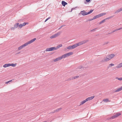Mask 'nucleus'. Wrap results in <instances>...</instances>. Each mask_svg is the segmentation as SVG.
I'll return each mask as SVG.
<instances>
[{
	"instance_id": "f257e3e1",
	"label": "nucleus",
	"mask_w": 122,
	"mask_h": 122,
	"mask_svg": "<svg viewBox=\"0 0 122 122\" xmlns=\"http://www.w3.org/2000/svg\"><path fill=\"white\" fill-rule=\"evenodd\" d=\"M115 55L114 54H111L109 55H108L107 57H106L104 58V59H103L101 61L102 62H104L109 61L111 59L113 58Z\"/></svg>"
},
{
	"instance_id": "f03ea898",
	"label": "nucleus",
	"mask_w": 122,
	"mask_h": 122,
	"mask_svg": "<svg viewBox=\"0 0 122 122\" xmlns=\"http://www.w3.org/2000/svg\"><path fill=\"white\" fill-rule=\"evenodd\" d=\"M121 115V113H117L115 114L113 116H112L111 117H108L107 119L110 120V119H114L115 118L117 117L120 115Z\"/></svg>"
},
{
	"instance_id": "7ed1b4c3",
	"label": "nucleus",
	"mask_w": 122,
	"mask_h": 122,
	"mask_svg": "<svg viewBox=\"0 0 122 122\" xmlns=\"http://www.w3.org/2000/svg\"><path fill=\"white\" fill-rule=\"evenodd\" d=\"M73 54V53L72 52H71L62 55L61 56V57H62V58H65L68 56H69L72 55Z\"/></svg>"
},
{
	"instance_id": "20e7f679",
	"label": "nucleus",
	"mask_w": 122,
	"mask_h": 122,
	"mask_svg": "<svg viewBox=\"0 0 122 122\" xmlns=\"http://www.w3.org/2000/svg\"><path fill=\"white\" fill-rule=\"evenodd\" d=\"M106 14V13H101L93 17V19H96L97 18H99L101 16H102L103 15H105Z\"/></svg>"
},
{
	"instance_id": "39448f33",
	"label": "nucleus",
	"mask_w": 122,
	"mask_h": 122,
	"mask_svg": "<svg viewBox=\"0 0 122 122\" xmlns=\"http://www.w3.org/2000/svg\"><path fill=\"white\" fill-rule=\"evenodd\" d=\"M76 47V45L75 44L72 46H68L67 47V48L68 49H74Z\"/></svg>"
},
{
	"instance_id": "423d86ee",
	"label": "nucleus",
	"mask_w": 122,
	"mask_h": 122,
	"mask_svg": "<svg viewBox=\"0 0 122 122\" xmlns=\"http://www.w3.org/2000/svg\"><path fill=\"white\" fill-rule=\"evenodd\" d=\"M61 33L60 32H58L57 33L51 36L50 37V38L51 39H52L53 38H55L56 37H57V36H59Z\"/></svg>"
},
{
	"instance_id": "0eeeda50",
	"label": "nucleus",
	"mask_w": 122,
	"mask_h": 122,
	"mask_svg": "<svg viewBox=\"0 0 122 122\" xmlns=\"http://www.w3.org/2000/svg\"><path fill=\"white\" fill-rule=\"evenodd\" d=\"M55 50L54 47H51L49 48H47L46 50L44 52H45V51H53Z\"/></svg>"
},
{
	"instance_id": "6e6552de",
	"label": "nucleus",
	"mask_w": 122,
	"mask_h": 122,
	"mask_svg": "<svg viewBox=\"0 0 122 122\" xmlns=\"http://www.w3.org/2000/svg\"><path fill=\"white\" fill-rule=\"evenodd\" d=\"M19 23H17L14 25V27H12L11 28V30H14L15 28H16L18 26Z\"/></svg>"
},
{
	"instance_id": "1a4fd4ad",
	"label": "nucleus",
	"mask_w": 122,
	"mask_h": 122,
	"mask_svg": "<svg viewBox=\"0 0 122 122\" xmlns=\"http://www.w3.org/2000/svg\"><path fill=\"white\" fill-rule=\"evenodd\" d=\"M62 58V57L61 56L56 58L55 59L53 60V61L54 62H56L58 61L59 60H61Z\"/></svg>"
},
{
	"instance_id": "9d476101",
	"label": "nucleus",
	"mask_w": 122,
	"mask_h": 122,
	"mask_svg": "<svg viewBox=\"0 0 122 122\" xmlns=\"http://www.w3.org/2000/svg\"><path fill=\"white\" fill-rule=\"evenodd\" d=\"M94 96L91 97L87 98L86 99V101H88L93 99L94 98Z\"/></svg>"
},
{
	"instance_id": "9b49d317",
	"label": "nucleus",
	"mask_w": 122,
	"mask_h": 122,
	"mask_svg": "<svg viewBox=\"0 0 122 122\" xmlns=\"http://www.w3.org/2000/svg\"><path fill=\"white\" fill-rule=\"evenodd\" d=\"M36 38H34V39L31 40H30L28 41L29 44L31 43H32L34 41L36 40Z\"/></svg>"
},
{
	"instance_id": "f8f14e48",
	"label": "nucleus",
	"mask_w": 122,
	"mask_h": 122,
	"mask_svg": "<svg viewBox=\"0 0 122 122\" xmlns=\"http://www.w3.org/2000/svg\"><path fill=\"white\" fill-rule=\"evenodd\" d=\"M80 14H81L82 15L85 16L86 15V12L84 10L81 11Z\"/></svg>"
},
{
	"instance_id": "ddd939ff",
	"label": "nucleus",
	"mask_w": 122,
	"mask_h": 122,
	"mask_svg": "<svg viewBox=\"0 0 122 122\" xmlns=\"http://www.w3.org/2000/svg\"><path fill=\"white\" fill-rule=\"evenodd\" d=\"M61 4L63 6H65L66 5H67V3L64 1H62L61 2Z\"/></svg>"
},
{
	"instance_id": "4468645a",
	"label": "nucleus",
	"mask_w": 122,
	"mask_h": 122,
	"mask_svg": "<svg viewBox=\"0 0 122 122\" xmlns=\"http://www.w3.org/2000/svg\"><path fill=\"white\" fill-rule=\"evenodd\" d=\"M89 41L88 40H85L83 41H81V42L82 43V45L83 44L87 43V42H88Z\"/></svg>"
},
{
	"instance_id": "2eb2a0df",
	"label": "nucleus",
	"mask_w": 122,
	"mask_h": 122,
	"mask_svg": "<svg viewBox=\"0 0 122 122\" xmlns=\"http://www.w3.org/2000/svg\"><path fill=\"white\" fill-rule=\"evenodd\" d=\"M122 90V86L120 88L118 89L117 90L115 91L114 92H117L120 91Z\"/></svg>"
},
{
	"instance_id": "dca6fc26",
	"label": "nucleus",
	"mask_w": 122,
	"mask_h": 122,
	"mask_svg": "<svg viewBox=\"0 0 122 122\" xmlns=\"http://www.w3.org/2000/svg\"><path fill=\"white\" fill-rule=\"evenodd\" d=\"M10 63L6 64L3 65V67H4L6 68L10 66Z\"/></svg>"
},
{
	"instance_id": "f3484780",
	"label": "nucleus",
	"mask_w": 122,
	"mask_h": 122,
	"mask_svg": "<svg viewBox=\"0 0 122 122\" xmlns=\"http://www.w3.org/2000/svg\"><path fill=\"white\" fill-rule=\"evenodd\" d=\"M62 46V44H60L58 45L56 47H54L55 50H56L57 49L61 47Z\"/></svg>"
},
{
	"instance_id": "a211bd4d",
	"label": "nucleus",
	"mask_w": 122,
	"mask_h": 122,
	"mask_svg": "<svg viewBox=\"0 0 122 122\" xmlns=\"http://www.w3.org/2000/svg\"><path fill=\"white\" fill-rule=\"evenodd\" d=\"M122 29V27H121L120 28L118 29H116V30L113 31H112L111 32V33H108V34H111V33H112L116 31L117 30H121V29Z\"/></svg>"
},
{
	"instance_id": "6ab92c4d",
	"label": "nucleus",
	"mask_w": 122,
	"mask_h": 122,
	"mask_svg": "<svg viewBox=\"0 0 122 122\" xmlns=\"http://www.w3.org/2000/svg\"><path fill=\"white\" fill-rule=\"evenodd\" d=\"M93 11V10H90V11H89V12H86V15H87L91 13Z\"/></svg>"
},
{
	"instance_id": "aec40b11",
	"label": "nucleus",
	"mask_w": 122,
	"mask_h": 122,
	"mask_svg": "<svg viewBox=\"0 0 122 122\" xmlns=\"http://www.w3.org/2000/svg\"><path fill=\"white\" fill-rule=\"evenodd\" d=\"M122 67V62L120 63L116 66L117 68H120Z\"/></svg>"
},
{
	"instance_id": "412c9836",
	"label": "nucleus",
	"mask_w": 122,
	"mask_h": 122,
	"mask_svg": "<svg viewBox=\"0 0 122 122\" xmlns=\"http://www.w3.org/2000/svg\"><path fill=\"white\" fill-rule=\"evenodd\" d=\"M76 46L77 47L78 46H80L81 45H82L81 41L79 42L78 43H76Z\"/></svg>"
},
{
	"instance_id": "4be33fe9",
	"label": "nucleus",
	"mask_w": 122,
	"mask_h": 122,
	"mask_svg": "<svg viewBox=\"0 0 122 122\" xmlns=\"http://www.w3.org/2000/svg\"><path fill=\"white\" fill-rule=\"evenodd\" d=\"M61 109L62 108H58L56 109L54 111V112H59V111H60V110H61Z\"/></svg>"
},
{
	"instance_id": "5701e85b",
	"label": "nucleus",
	"mask_w": 122,
	"mask_h": 122,
	"mask_svg": "<svg viewBox=\"0 0 122 122\" xmlns=\"http://www.w3.org/2000/svg\"><path fill=\"white\" fill-rule=\"evenodd\" d=\"M24 47V46H23V45L19 47L18 48V49L19 50H20L22 49L23 47Z\"/></svg>"
},
{
	"instance_id": "b1692460",
	"label": "nucleus",
	"mask_w": 122,
	"mask_h": 122,
	"mask_svg": "<svg viewBox=\"0 0 122 122\" xmlns=\"http://www.w3.org/2000/svg\"><path fill=\"white\" fill-rule=\"evenodd\" d=\"M103 101L105 102H110V101L107 99H106L103 100Z\"/></svg>"
},
{
	"instance_id": "393cba45",
	"label": "nucleus",
	"mask_w": 122,
	"mask_h": 122,
	"mask_svg": "<svg viewBox=\"0 0 122 122\" xmlns=\"http://www.w3.org/2000/svg\"><path fill=\"white\" fill-rule=\"evenodd\" d=\"M87 101H86V99H85V100H83V101H81V103L80 105H81L83 104H84Z\"/></svg>"
},
{
	"instance_id": "a878e982",
	"label": "nucleus",
	"mask_w": 122,
	"mask_h": 122,
	"mask_svg": "<svg viewBox=\"0 0 122 122\" xmlns=\"http://www.w3.org/2000/svg\"><path fill=\"white\" fill-rule=\"evenodd\" d=\"M113 16H111L109 17L108 18H106L105 19V20H107V19L109 20V19H110L112 18Z\"/></svg>"
},
{
	"instance_id": "bb28decb",
	"label": "nucleus",
	"mask_w": 122,
	"mask_h": 122,
	"mask_svg": "<svg viewBox=\"0 0 122 122\" xmlns=\"http://www.w3.org/2000/svg\"><path fill=\"white\" fill-rule=\"evenodd\" d=\"M17 64L16 63H15V64H10V66H12L13 67H15Z\"/></svg>"
},
{
	"instance_id": "cd10ccee",
	"label": "nucleus",
	"mask_w": 122,
	"mask_h": 122,
	"mask_svg": "<svg viewBox=\"0 0 122 122\" xmlns=\"http://www.w3.org/2000/svg\"><path fill=\"white\" fill-rule=\"evenodd\" d=\"M105 21H106V20H105V19H104L103 20H102V21H100L99 22V24H101L102 23H104V22Z\"/></svg>"
},
{
	"instance_id": "c85d7f7f",
	"label": "nucleus",
	"mask_w": 122,
	"mask_h": 122,
	"mask_svg": "<svg viewBox=\"0 0 122 122\" xmlns=\"http://www.w3.org/2000/svg\"><path fill=\"white\" fill-rule=\"evenodd\" d=\"M115 79H118V80L120 81H122V77L119 78L118 77H116Z\"/></svg>"
},
{
	"instance_id": "c756f323",
	"label": "nucleus",
	"mask_w": 122,
	"mask_h": 122,
	"mask_svg": "<svg viewBox=\"0 0 122 122\" xmlns=\"http://www.w3.org/2000/svg\"><path fill=\"white\" fill-rule=\"evenodd\" d=\"M90 0H85L84 1V3L85 4H87V2H89Z\"/></svg>"
},
{
	"instance_id": "7c9ffc66",
	"label": "nucleus",
	"mask_w": 122,
	"mask_h": 122,
	"mask_svg": "<svg viewBox=\"0 0 122 122\" xmlns=\"http://www.w3.org/2000/svg\"><path fill=\"white\" fill-rule=\"evenodd\" d=\"M121 11V10H120V9H119L118 10H117L115 12V14H116L117 13L120 12Z\"/></svg>"
},
{
	"instance_id": "2f4dec72",
	"label": "nucleus",
	"mask_w": 122,
	"mask_h": 122,
	"mask_svg": "<svg viewBox=\"0 0 122 122\" xmlns=\"http://www.w3.org/2000/svg\"><path fill=\"white\" fill-rule=\"evenodd\" d=\"M28 44H29V43H28V42H27L26 43H25L24 44H23V46H24V47H25L26 46H27V45H28Z\"/></svg>"
},
{
	"instance_id": "473e14b6",
	"label": "nucleus",
	"mask_w": 122,
	"mask_h": 122,
	"mask_svg": "<svg viewBox=\"0 0 122 122\" xmlns=\"http://www.w3.org/2000/svg\"><path fill=\"white\" fill-rule=\"evenodd\" d=\"M28 24V23L27 22H24L23 24H22V25H23V26H25L26 25H27Z\"/></svg>"
},
{
	"instance_id": "72a5a7b5",
	"label": "nucleus",
	"mask_w": 122,
	"mask_h": 122,
	"mask_svg": "<svg viewBox=\"0 0 122 122\" xmlns=\"http://www.w3.org/2000/svg\"><path fill=\"white\" fill-rule=\"evenodd\" d=\"M73 79V77H71V78H68L67 80H66V81H70V80H72Z\"/></svg>"
},
{
	"instance_id": "f704fd0d",
	"label": "nucleus",
	"mask_w": 122,
	"mask_h": 122,
	"mask_svg": "<svg viewBox=\"0 0 122 122\" xmlns=\"http://www.w3.org/2000/svg\"><path fill=\"white\" fill-rule=\"evenodd\" d=\"M23 26V25H22V24H21L20 25H18L19 28H19H19H22V27Z\"/></svg>"
},
{
	"instance_id": "c9c22d12",
	"label": "nucleus",
	"mask_w": 122,
	"mask_h": 122,
	"mask_svg": "<svg viewBox=\"0 0 122 122\" xmlns=\"http://www.w3.org/2000/svg\"><path fill=\"white\" fill-rule=\"evenodd\" d=\"M97 29V28H95L93 29L90 30L91 32L94 31H95L96 29Z\"/></svg>"
},
{
	"instance_id": "e433bc0d",
	"label": "nucleus",
	"mask_w": 122,
	"mask_h": 122,
	"mask_svg": "<svg viewBox=\"0 0 122 122\" xmlns=\"http://www.w3.org/2000/svg\"><path fill=\"white\" fill-rule=\"evenodd\" d=\"M79 77V76H75L74 77H73V79H75L76 78H78Z\"/></svg>"
},
{
	"instance_id": "4c0bfd02",
	"label": "nucleus",
	"mask_w": 122,
	"mask_h": 122,
	"mask_svg": "<svg viewBox=\"0 0 122 122\" xmlns=\"http://www.w3.org/2000/svg\"><path fill=\"white\" fill-rule=\"evenodd\" d=\"M114 64L112 63H111L109 65V67H111L114 66Z\"/></svg>"
},
{
	"instance_id": "58836bf2",
	"label": "nucleus",
	"mask_w": 122,
	"mask_h": 122,
	"mask_svg": "<svg viewBox=\"0 0 122 122\" xmlns=\"http://www.w3.org/2000/svg\"><path fill=\"white\" fill-rule=\"evenodd\" d=\"M94 20V19H93V17L92 19H89L88 20L86 21H90L91 20Z\"/></svg>"
},
{
	"instance_id": "ea45409f",
	"label": "nucleus",
	"mask_w": 122,
	"mask_h": 122,
	"mask_svg": "<svg viewBox=\"0 0 122 122\" xmlns=\"http://www.w3.org/2000/svg\"><path fill=\"white\" fill-rule=\"evenodd\" d=\"M109 43L108 42H107L103 44V46H104L105 45Z\"/></svg>"
},
{
	"instance_id": "a19ab883",
	"label": "nucleus",
	"mask_w": 122,
	"mask_h": 122,
	"mask_svg": "<svg viewBox=\"0 0 122 122\" xmlns=\"http://www.w3.org/2000/svg\"><path fill=\"white\" fill-rule=\"evenodd\" d=\"M51 18V17H49L48 18H47V19H46V20H45V22H46V21H47L48 19H50Z\"/></svg>"
},
{
	"instance_id": "79ce46f5",
	"label": "nucleus",
	"mask_w": 122,
	"mask_h": 122,
	"mask_svg": "<svg viewBox=\"0 0 122 122\" xmlns=\"http://www.w3.org/2000/svg\"><path fill=\"white\" fill-rule=\"evenodd\" d=\"M66 25H62V26H61L58 29V30H60L61 28L62 27L64 26H65Z\"/></svg>"
},
{
	"instance_id": "37998d69",
	"label": "nucleus",
	"mask_w": 122,
	"mask_h": 122,
	"mask_svg": "<svg viewBox=\"0 0 122 122\" xmlns=\"http://www.w3.org/2000/svg\"><path fill=\"white\" fill-rule=\"evenodd\" d=\"M84 68L83 66H81L80 69H81L82 70L84 69Z\"/></svg>"
},
{
	"instance_id": "c03bdc74",
	"label": "nucleus",
	"mask_w": 122,
	"mask_h": 122,
	"mask_svg": "<svg viewBox=\"0 0 122 122\" xmlns=\"http://www.w3.org/2000/svg\"><path fill=\"white\" fill-rule=\"evenodd\" d=\"M20 53V51H19V52H18L16 53V54H15V55H17V54H18Z\"/></svg>"
},
{
	"instance_id": "a18cd8bd",
	"label": "nucleus",
	"mask_w": 122,
	"mask_h": 122,
	"mask_svg": "<svg viewBox=\"0 0 122 122\" xmlns=\"http://www.w3.org/2000/svg\"><path fill=\"white\" fill-rule=\"evenodd\" d=\"M75 8H72L71 10V11L70 12H71L72 11V10H74V9H75Z\"/></svg>"
},
{
	"instance_id": "49530a36",
	"label": "nucleus",
	"mask_w": 122,
	"mask_h": 122,
	"mask_svg": "<svg viewBox=\"0 0 122 122\" xmlns=\"http://www.w3.org/2000/svg\"><path fill=\"white\" fill-rule=\"evenodd\" d=\"M9 83V81H7L5 83V84H8V83Z\"/></svg>"
},
{
	"instance_id": "de8ad7c7",
	"label": "nucleus",
	"mask_w": 122,
	"mask_h": 122,
	"mask_svg": "<svg viewBox=\"0 0 122 122\" xmlns=\"http://www.w3.org/2000/svg\"><path fill=\"white\" fill-rule=\"evenodd\" d=\"M12 81V80H10V81H9V82H11V81Z\"/></svg>"
},
{
	"instance_id": "09e8293b",
	"label": "nucleus",
	"mask_w": 122,
	"mask_h": 122,
	"mask_svg": "<svg viewBox=\"0 0 122 122\" xmlns=\"http://www.w3.org/2000/svg\"><path fill=\"white\" fill-rule=\"evenodd\" d=\"M120 10H121V11H122V8H120Z\"/></svg>"
},
{
	"instance_id": "8fccbe9b",
	"label": "nucleus",
	"mask_w": 122,
	"mask_h": 122,
	"mask_svg": "<svg viewBox=\"0 0 122 122\" xmlns=\"http://www.w3.org/2000/svg\"><path fill=\"white\" fill-rule=\"evenodd\" d=\"M55 112H51V113H54Z\"/></svg>"
},
{
	"instance_id": "3c124183",
	"label": "nucleus",
	"mask_w": 122,
	"mask_h": 122,
	"mask_svg": "<svg viewBox=\"0 0 122 122\" xmlns=\"http://www.w3.org/2000/svg\"><path fill=\"white\" fill-rule=\"evenodd\" d=\"M110 67H109V66L108 67H107V68H108Z\"/></svg>"
},
{
	"instance_id": "603ef678",
	"label": "nucleus",
	"mask_w": 122,
	"mask_h": 122,
	"mask_svg": "<svg viewBox=\"0 0 122 122\" xmlns=\"http://www.w3.org/2000/svg\"><path fill=\"white\" fill-rule=\"evenodd\" d=\"M43 122H47L46 121H45Z\"/></svg>"
}]
</instances>
